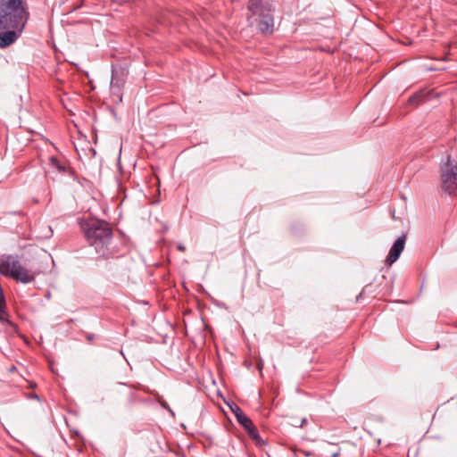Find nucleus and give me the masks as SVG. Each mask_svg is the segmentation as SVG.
Returning a JSON list of instances; mask_svg holds the SVG:
<instances>
[{
  "label": "nucleus",
  "instance_id": "obj_6",
  "mask_svg": "<svg viewBox=\"0 0 457 457\" xmlns=\"http://www.w3.org/2000/svg\"><path fill=\"white\" fill-rule=\"evenodd\" d=\"M248 21L251 25L255 24L261 33H271L273 31L274 21L269 10L257 13L254 16L250 14Z\"/></svg>",
  "mask_w": 457,
  "mask_h": 457
},
{
  "label": "nucleus",
  "instance_id": "obj_5",
  "mask_svg": "<svg viewBox=\"0 0 457 457\" xmlns=\"http://www.w3.org/2000/svg\"><path fill=\"white\" fill-rule=\"evenodd\" d=\"M126 71L122 67H114L112 69V79L110 89L113 97V102H121V89L125 83Z\"/></svg>",
  "mask_w": 457,
  "mask_h": 457
},
{
  "label": "nucleus",
  "instance_id": "obj_4",
  "mask_svg": "<svg viewBox=\"0 0 457 457\" xmlns=\"http://www.w3.org/2000/svg\"><path fill=\"white\" fill-rule=\"evenodd\" d=\"M441 187L451 195H457V162L447 157L441 164Z\"/></svg>",
  "mask_w": 457,
  "mask_h": 457
},
{
  "label": "nucleus",
  "instance_id": "obj_9",
  "mask_svg": "<svg viewBox=\"0 0 457 457\" xmlns=\"http://www.w3.org/2000/svg\"><path fill=\"white\" fill-rule=\"evenodd\" d=\"M21 32L17 29H9L0 31V48H4L13 44Z\"/></svg>",
  "mask_w": 457,
  "mask_h": 457
},
{
  "label": "nucleus",
  "instance_id": "obj_14",
  "mask_svg": "<svg viewBox=\"0 0 457 457\" xmlns=\"http://www.w3.org/2000/svg\"><path fill=\"white\" fill-rule=\"evenodd\" d=\"M179 250H181V251H184V250H185V247H184V246L179 245Z\"/></svg>",
  "mask_w": 457,
  "mask_h": 457
},
{
  "label": "nucleus",
  "instance_id": "obj_8",
  "mask_svg": "<svg viewBox=\"0 0 457 457\" xmlns=\"http://www.w3.org/2000/svg\"><path fill=\"white\" fill-rule=\"evenodd\" d=\"M405 241H406L405 235H402L395 241V243L393 244V245L391 246V248L389 250L388 255L386 260V262L388 265H392L394 262H395L398 260L399 256L401 255L402 252L404 249Z\"/></svg>",
  "mask_w": 457,
  "mask_h": 457
},
{
  "label": "nucleus",
  "instance_id": "obj_7",
  "mask_svg": "<svg viewBox=\"0 0 457 457\" xmlns=\"http://www.w3.org/2000/svg\"><path fill=\"white\" fill-rule=\"evenodd\" d=\"M232 412L235 414L237 420L240 425H242L245 429L247 431L248 435L256 439L258 437V431L252 420L243 412V411L237 404H233L230 406Z\"/></svg>",
  "mask_w": 457,
  "mask_h": 457
},
{
  "label": "nucleus",
  "instance_id": "obj_15",
  "mask_svg": "<svg viewBox=\"0 0 457 457\" xmlns=\"http://www.w3.org/2000/svg\"><path fill=\"white\" fill-rule=\"evenodd\" d=\"M33 398H38V396L37 395H33Z\"/></svg>",
  "mask_w": 457,
  "mask_h": 457
},
{
  "label": "nucleus",
  "instance_id": "obj_3",
  "mask_svg": "<svg viewBox=\"0 0 457 457\" xmlns=\"http://www.w3.org/2000/svg\"><path fill=\"white\" fill-rule=\"evenodd\" d=\"M0 273L23 284L30 283L35 279V273L22 266L18 258L13 255L0 257Z\"/></svg>",
  "mask_w": 457,
  "mask_h": 457
},
{
  "label": "nucleus",
  "instance_id": "obj_12",
  "mask_svg": "<svg viewBox=\"0 0 457 457\" xmlns=\"http://www.w3.org/2000/svg\"><path fill=\"white\" fill-rule=\"evenodd\" d=\"M49 162L50 165L59 172H65L66 166L63 163H62L58 158L51 157Z\"/></svg>",
  "mask_w": 457,
  "mask_h": 457
},
{
  "label": "nucleus",
  "instance_id": "obj_1",
  "mask_svg": "<svg viewBox=\"0 0 457 457\" xmlns=\"http://www.w3.org/2000/svg\"><path fill=\"white\" fill-rule=\"evenodd\" d=\"M29 19L22 0H0V31L17 29L21 32Z\"/></svg>",
  "mask_w": 457,
  "mask_h": 457
},
{
  "label": "nucleus",
  "instance_id": "obj_2",
  "mask_svg": "<svg viewBox=\"0 0 457 457\" xmlns=\"http://www.w3.org/2000/svg\"><path fill=\"white\" fill-rule=\"evenodd\" d=\"M85 237L96 251L107 245L112 237V231L105 221L95 220L86 222L83 226Z\"/></svg>",
  "mask_w": 457,
  "mask_h": 457
},
{
  "label": "nucleus",
  "instance_id": "obj_13",
  "mask_svg": "<svg viewBox=\"0 0 457 457\" xmlns=\"http://www.w3.org/2000/svg\"><path fill=\"white\" fill-rule=\"evenodd\" d=\"M338 455H339V451L331 453V457H338Z\"/></svg>",
  "mask_w": 457,
  "mask_h": 457
},
{
  "label": "nucleus",
  "instance_id": "obj_10",
  "mask_svg": "<svg viewBox=\"0 0 457 457\" xmlns=\"http://www.w3.org/2000/svg\"><path fill=\"white\" fill-rule=\"evenodd\" d=\"M263 0H249L248 10L253 16L262 12L266 11V7L263 5Z\"/></svg>",
  "mask_w": 457,
  "mask_h": 457
},
{
  "label": "nucleus",
  "instance_id": "obj_11",
  "mask_svg": "<svg viewBox=\"0 0 457 457\" xmlns=\"http://www.w3.org/2000/svg\"><path fill=\"white\" fill-rule=\"evenodd\" d=\"M425 101V93L420 91L409 97V104L412 105H418Z\"/></svg>",
  "mask_w": 457,
  "mask_h": 457
}]
</instances>
